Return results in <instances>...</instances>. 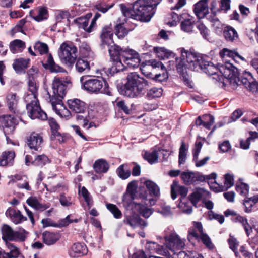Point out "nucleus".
Segmentation results:
<instances>
[{"mask_svg":"<svg viewBox=\"0 0 258 258\" xmlns=\"http://www.w3.org/2000/svg\"><path fill=\"white\" fill-rule=\"evenodd\" d=\"M5 244L9 250V252L5 254L7 258H18L21 255L20 249L15 244L10 242L6 243Z\"/></svg>","mask_w":258,"mask_h":258,"instance_id":"nucleus-31","label":"nucleus"},{"mask_svg":"<svg viewBox=\"0 0 258 258\" xmlns=\"http://www.w3.org/2000/svg\"><path fill=\"white\" fill-rule=\"evenodd\" d=\"M71 216L69 215L65 218L61 219L57 224L56 226L59 227H66L72 222L77 223L78 222V219H71Z\"/></svg>","mask_w":258,"mask_h":258,"instance_id":"nucleus-52","label":"nucleus"},{"mask_svg":"<svg viewBox=\"0 0 258 258\" xmlns=\"http://www.w3.org/2000/svg\"><path fill=\"white\" fill-rule=\"evenodd\" d=\"M128 33L127 30L121 24H118L116 26L115 34L118 38H124Z\"/></svg>","mask_w":258,"mask_h":258,"instance_id":"nucleus-59","label":"nucleus"},{"mask_svg":"<svg viewBox=\"0 0 258 258\" xmlns=\"http://www.w3.org/2000/svg\"><path fill=\"white\" fill-rule=\"evenodd\" d=\"M113 36V28L111 25H105L102 28L100 35L101 49H104L106 47H107L109 52L110 49L114 48V46H117L114 43Z\"/></svg>","mask_w":258,"mask_h":258,"instance_id":"nucleus-11","label":"nucleus"},{"mask_svg":"<svg viewBox=\"0 0 258 258\" xmlns=\"http://www.w3.org/2000/svg\"><path fill=\"white\" fill-rule=\"evenodd\" d=\"M47 119H48L49 124L51 130V135L54 134L55 132H58L60 127L56 120L52 118H47Z\"/></svg>","mask_w":258,"mask_h":258,"instance_id":"nucleus-64","label":"nucleus"},{"mask_svg":"<svg viewBox=\"0 0 258 258\" xmlns=\"http://www.w3.org/2000/svg\"><path fill=\"white\" fill-rule=\"evenodd\" d=\"M26 110L28 116L32 119L45 120L47 119L46 113L41 109L39 102L35 103L31 106L28 105L26 107Z\"/></svg>","mask_w":258,"mask_h":258,"instance_id":"nucleus-14","label":"nucleus"},{"mask_svg":"<svg viewBox=\"0 0 258 258\" xmlns=\"http://www.w3.org/2000/svg\"><path fill=\"white\" fill-rule=\"evenodd\" d=\"M179 22L181 30L187 33L192 31L195 23L194 17L187 13H183L178 16V22Z\"/></svg>","mask_w":258,"mask_h":258,"instance_id":"nucleus-15","label":"nucleus"},{"mask_svg":"<svg viewBox=\"0 0 258 258\" xmlns=\"http://www.w3.org/2000/svg\"><path fill=\"white\" fill-rule=\"evenodd\" d=\"M15 154L14 151H6L2 153L0 158L1 166H11L13 165Z\"/></svg>","mask_w":258,"mask_h":258,"instance_id":"nucleus-27","label":"nucleus"},{"mask_svg":"<svg viewBox=\"0 0 258 258\" xmlns=\"http://www.w3.org/2000/svg\"><path fill=\"white\" fill-rule=\"evenodd\" d=\"M231 219L233 222L240 223L244 228L246 235L248 236L250 235V233L252 232V228L248 223V220L245 217H243L240 215H239L236 217H232Z\"/></svg>","mask_w":258,"mask_h":258,"instance_id":"nucleus-25","label":"nucleus"},{"mask_svg":"<svg viewBox=\"0 0 258 258\" xmlns=\"http://www.w3.org/2000/svg\"><path fill=\"white\" fill-rule=\"evenodd\" d=\"M223 35L228 41H233L235 38H238L236 31L231 26H227L223 31Z\"/></svg>","mask_w":258,"mask_h":258,"instance_id":"nucleus-33","label":"nucleus"},{"mask_svg":"<svg viewBox=\"0 0 258 258\" xmlns=\"http://www.w3.org/2000/svg\"><path fill=\"white\" fill-rule=\"evenodd\" d=\"M6 215L15 224H20L27 220L26 217L22 215L19 210L9 208L6 212Z\"/></svg>","mask_w":258,"mask_h":258,"instance_id":"nucleus-21","label":"nucleus"},{"mask_svg":"<svg viewBox=\"0 0 258 258\" xmlns=\"http://www.w3.org/2000/svg\"><path fill=\"white\" fill-rule=\"evenodd\" d=\"M165 239L166 248L153 242H147L146 248L151 252L155 251L159 254L170 258L176 254L177 250V234L175 231L171 232L165 236Z\"/></svg>","mask_w":258,"mask_h":258,"instance_id":"nucleus-5","label":"nucleus"},{"mask_svg":"<svg viewBox=\"0 0 258 258\" xmlns=\"http://www.w3.org/2000/svg\"><path fill=\"white\" fill-rule=\"evenodd\" d=\"M30 62L29 58H19L14 60L13 68L17 74H24L29 67Z\"/></svg>","mask_w":258,"mask_h":258,"instance_id":"nucleus-20","label":"nucleus"},{"mask_svg":"<svg viewBox=\"0 0 258 258\" xmlns=\"http://www.w3.org/2000/svg\"><path fill=\"white\" fill-rule=\"evenodd\" d=\"M193 238H195L198 241H201L205 247L209 250H213L215 248L211 238L206 233H204L201 234H198L196 231L193 229L189 232L187 239L190 242Z\"/></svg>","mask_w":258,"mask_h":258,"instance_id":"nucleus-13","label":"nucleus"},{"mask_svg":"<svg viewBox=\"0 0 258 258\" xmlns=\"http://www.w3.org/2000/svg\"><path fill=\"white\" fill-rule=\"evenodd\" d=\"M138 217L139 216L136 214L126 216L123 220V223L125 224L129 225L133 228H135L138 225Z\"/></svg>","mask_w":258,"mask_h":258,"instance_id":"nucleus-47","label":"nucleus"},{"mask_svg":"<svg viewBox=\"0 0 258 258\" xmlns=\"http://www.w3.org/2000/svg\"><path fill=\"white\" fill-rule=\"evenodd\" d=\"M59 49V57L62 61L69 65L74 63L77 57V49L74 45L63 43Z\"/></svg>","mask_w":258,"mask_h":258,"instance_id":"nucleus-10","label":"nucleus"},{"mask_svg":"<svg viewBox=\"0 0 258 258\" xmlns=\"http://www.w3.org/2000/svg\"><path fill=\"white\" fill-rule=\"evenodd\" d=\"M2 239L5 243L10 241L23 242L28 233L23 228H20L18 231H14L9 225L4 224L1 229Z\"/></svg>","mask_w":258,"mask_h":258,"instance_id":"nucleus-9","label":"nucleus"},{"mask_svg":"<svg viewBox=\"0 0 258 258\" xmlns=\"http://www.w3.org/2000/svg\"><path fill=\"white\" fill-rule=\"evenodd\" d=\"M178 258H204L201 254H197L192 252H185L180 251L178 252Z\"/></svg>","mask_w":258,"mask_h":258,"instance_id":"nucleus-53","label":"nucleus"},{"mask_svg":"<svg viewBox=\"0 0 258 258\" xmlns=\"http://www.w3.org/2000/svg\"><path fill=\"white\" fill-rule=\"evenodd\" d=\"M110 59L112 66L108 68L107 72L111 76L115 73L123 71L127 67H138L141 59L139 53L133 49H122L119 46H114L109 50Z\"/></svg>","mask_w":258,"mask_h":258,"instance_id":"nucleus-2","label":"nucleus"},{"mask_svg":"<svg viewBox=\"0 0 258 258\" xmlns=\"http://www.w3.org/2000/svg\"><path fill=\"white\" fill-rule=\"evenodd\" d=\"M220 7L221 11L227 13L231 8V0H220Z\"/></svg>","mask_w":258,"mask_h":258,"instance_id":"nucleus-63","label":"nucleus"},{"mask_svg":"<svg viewBox=\"0 0 258 258\" xmlns=\"http://www.w3.org/2000/svg\"><path fill=\"white\" fill-rule=\"evenodd\" d=\"M151 67L153 69L160 67L163 71H166L165 67L162 63L156 60H150L147 61L144 65L143 64L142 65L141 71H147Z\"/></svg>","mask_w":258,"mask_h":258,"instance_id":"nucleus-35","label":"nucleus"},{"mask_svg":"<svg viewBox=\"0 0 258 258\" xmlns=\"http://www.w3.org/2000/svg\"><path fill=\"white\" fill-rule=\"evenodd\" d=\"M145 184L151 194H153L155 197L159 196V187L156 184L150 180H148L145 182Z\"/></svg>","mask_w":258,"mask_h":258,"instance_id":"nucleus-42","label":"nucleus"},{"mask_svg":"<svg viewBox=\"0 0 258 258\" xmlns=\"http://www.w3.org/2000/svg\"><path fill=\"white\" fill-rule=\"evenodd\" d=\"M222 68L224 70V75L229 80L231 84L233 86H237L242 83L246 88H248L249 83H250L251 79H252L250 73L245 72L244 75V77H240L238 69L228 60H226Z\"/></svg>","mask_w":258,"mask_h":258,"instance_id":"nucleus-8","label":"nucleus"},{"mask_svg":"<svg viewBox=\"0 0 258 258\" xmlns=\"http://www.w3.org/2000/svg\"><path fill=\"white\" fill-rule=\"evenodd\" d=\"M74 22L78 25L79 28L83 29L86 32H91L90 27L88 26L89 20L85 18L80 17L74 20Z\"/></svg>","mask_w":258,"mask_h":258,"instance_id":"nucleus-46","label":"nucleus"},{"mask_svg":"<svg viewBox=\"0 0 258 258\" xmlns=\"http://www.w3.org/2000/svg\"><path fill=\"white\" fill-rule=\"evenodd\" d=\"M76 69L80 73L87 72L90 69L89 62L84 58H78L76 61Z\"/></svg>","mask_w":258,"mask_h":258,"instance_id":"nucleus-36","label":"nucleus"},{"mask_svg":"<svg viewBox=\"0 0 258 258\" xmlns=\"http://www.w3.org/2000/svg\"><path fill=\"white\" fill-rule=\"evenodd\" d=\"M43 242L47 245L54 244L59 239L58 236L53 233L45 232L42 234Z\"/></svg>","mask_w":258,"mask_h":258,"instance_id":"nucleus-34","label":"nucleus"},{"mask_svg":"<svg viewBox=\"0 0 258 258\" xmlns=\"http://www.w3.org/2000/svg\"><path fill=\"white\" fill-rule=\"evenodd\" d=\"M88 252L86 245L84 243H75L70 248L69 253L70 256L78 257L86 255Z\"/></svg>","mask_w":258,"mask_h":258,"instance_id":"nucleus-19","label":"nucleus"},{"mask_svg":"<svg viewBox=\"0 0 258 258\" xmlns=\"http://www.w3.org/2000/svg\"><path fill=\"white\" fill-rule=\"evenodd\" d=\"M38 94L30 93L27 92L24 96V101L26 104V107L28 105L31 106L35 103L39 102L37 98Z\"/></svg>","mask_w":258,"mask_h":258,"instance_id":"nucleus-49","label":"nucleus"},{"mask_svg":"<svg viewBox=\"0 0 258 258\" xmlns=\"http://www.w3.org/2000/svg\"><path fill=\"white\" fill-rule=\"evenodd\" d=\"M181 55L178 62V73L179 78L184 84L190 88H194V83L191 75L187 69L195 71H203L211 76L216 74L218 68L211 61H206L200 54L189 51L184 48L180 50Z\"/></svg>","mask_w":258,"mask_h":258,"instance_id":"nucleus-1","label":"nucleus"},{"mask_svg":"<svg viewBox=\"0 0 258 258\" xmlns=\"http://www.w3.org/2000/svg\"><path fill=\"white\" fill-rule=\"evenodd\" d=\"M48 18V12L47 8L45 7H40L38 8V14L33 16V18L37 22H40L44 20H46Z\"/></svg>","mask_w":258,"mask_h":258,"instance_id":"nucleus-38","label":"nucleus"},{"mask_svg":"<svg viewBox=\"0 0 258 258\" xmlns=\"http://www.w3.org/2000/svg\"><path fill=\"white\" fill-rule=\"evenodd\" d=\"M180 171L178 170V175H180ZM180 178L183 182L186 184H190L195 183L196 181H204L205 180V176L192 171H184L181 173Z\"/></svg>","mask_w":258,"mask_h":258,"instance_id":"nucleus-16","label":"nucleus"},{"mask_svg":"<svg viewBox=\"0 0 258 258\" xmlns=\"http://www.w3.org/2000/svg\"><path fill=\"white\" fill-rule=\"evenodd\" d=\"M70 109L76 113H84L87 110V104L83 101L74 98L68 101Z\"/></svg>","mask_w":258,"mask_h":258,"instance_id":"nucleus-17","label":"nucleus"},{"mask_svg":"<svg viewBox=\"0 0 258 258\" xmlns=\"http://www.w3.org/2000/svg\"><path fill=\"white\" fill-rule=\"evenodd\" d=\"M70 83V81L67 78L58 76L54 77L52 83V91L47 92L49 102L51 104L53 109H56V105L61 104L62 99L67 93L68 85Z\"/></svg>","mask_w":258,"mask_h":258,"instance_id":"nucleus-6","label":"nucleus"},{"mask_svg":"<svg viewBox=\"0 0 258 258\" xmlns=\"http://www.w3.org/2000/svg\"><path fill=\"white\" fill-rule=\"evenodd\" d=\"M134 203L135 204L136 208L141 215L145 218H148L152 214L153 211L151 209L145 207L140 203L134 202Z\"/></svg>","mask_w":258,"mask_h":258,"instance_id":"nucleus-41","label":"nucleus"},{"mask_svg":"<svg viewBox=\"0 0 258 258\" xmlns=\"http://www.w3.org/2000/svg\"><path fill=\"white\" fill-rule=\"evenodd\" d=\"M93 168L97 173H105L109 169V165L105 160L101 159L95 162Z\"/></svg>","mask_w":258,"mask_h":258,"instance_id":"nucleus-29","label":"nucleus"},{"mask_svg":"<svg viewBox=\"0 0 258 258\" xmlns=\"http://www.w3.org/2000/svg\"><path fill=\"white\" fill-rule=\"evenodd\" d=\"M219 54L221 58H224L225 56H227L229 58H231L234 60H235V58L236 57L239 58L242 60H244V58L241 56L237 52L230 50L227 48H223L220 52Z\"/></svg>","mask_w":258,"mask_h":258,"instance_id":"nucleus-37","label":"nucleus"},{"mask_svg":"<svg viewBox=\"0 0 258 258\" xmlns=\"http://www.w3.org/2000/svg\"><path fill=\"white\" fill-rule=\"evenodd\" d=\"M210 21L212 23V25L214 28V29L218 32V31H221L222 30V24L220 22L219 20L215 16H210L208 18Z\"/></svg>","mask_w":258,"mask_h":258,"instance_id":"nucleus-54","label":"nucleus"},{"mask_svg":"<svg viewBox=\"0 0 258 258\" xmlns=\"http://www.w3.org/2000/svg\"><path fill=\"white\" fill-rule=\"evenodd\" d=\"M43 66L52 73L66 72V70L59 65L55 63L51 54L48 55L46 63Z\"/></svg>","mask_w":258,"mask_h":258,"instance_id":"nucleus-24","label":"nucleus"},{"mask_svg":"<svg viewBox=\"0 0 258 258\" xmlns=\"http://www.w3.org/2000/svg\"><path fill=\"white\" fill-rule=\"evenodd\" d=\"M143 156L144 159L151 164L157 162L158 158L159 157V155L156 150H154L152 152L146 151Z\"/></svg>","mask_w":258,"mask_h":258,"instance_id":"nucleus-39","label":"nucleus"},{"mask_svg":"<svg viewBox=\"0 0 258 258\" xmlns=\"http://www.w3.org/2000/svg\"><path fill=\"white\" fill-rule=\"evenodd\" d=\"M154 50L157 52V56L160 59H165L174 57V54L172 52H170L164 48H156Z\"/></svg>","mask_w":258,"mask_h":258,"instance_id":"nucleus-45","label":"nucleus"},{"mask_svg":"<svg viewBox=\"0 0 258 258\" xmlns=\"http://www.w3.org/2000/svg\"><path fill=\"white\" fill-rule=\"evenodd\" d=\"M137 188V181L133 180L130 182L127 187V194L125 195L123 198V203H131L133 199V196L135 194Z\"/></svg>","mask_w":258,"mask_h":258,"instance_id":"nucleus-26","label":"nucleus"},{"mask_svg":"<svg viewBox=\"0 0 258 258\" xmlns=\"http://www.w3.org/2000/svg\"><path fill=\"white\" fill-rule=\"evenodd\" d=\"M258 202V196L246 198L244 200L243 205L244 206V212L247 213L252 211V207Z\"/></svg>","mask_w":258,"mask_h":258,"instance_id":"nucleus-30","label":"nucleus"},{"mask_svg":"<svg viewBox=\"0 0 258 258\" xmlns=\"http://www.w3.org/2000/svg\"><path fill=\"white\" fill-rule=\"evenodd\" d=\"M202 197V192L200 190H198L190 194L189 196V199L192 205L196 207L197 204L201 200Z\"/></svg>","mask_w":258,"mask_h":258,"instance_id":"nucleus-55","label":"nucleus"},{"mask_svg":"<svg viewBox=\"0 0 258 258\" xmlns=\"http://www.w3.org/2000/svg\"><path fill=\"white\" fill-rule=\"evenodd\" d=\"M116 173L120 178L126 179L131 175L130 167L127 164H122L117 168Z\"/></svg>","mask_w":258,"mask_h":258,"instance_id":"nucleus-32","label":"nucleus"},{"mask_svg":"<svg viewBox=\"0 0 258 258\" xmlns=\"http://www.w3.org/2000/svg\"><path fill=\"white\" fill-rule=\"evenodd\" d=\"M26 47L25 42L20 39H15L10 42L9 48L13 53L22 52Z\"/></svg>","mask_w":258,"mask_h":258,"instance_id":"nucleus-28","label":"nucleus"},{"mask_svg":"<svg viewBox=\"0 0 258 258\" xmlns=\"http://www.w3.org/2000/svg\"><path fill=\"white\" fill-rule=\"evenodd\" d=\"M236 190L241 195L246 196L249 191V186L247 184L241 183L236 185Z\"/></svg>","mask_w":258,"mask_h":258,"instance_id":"nucleus-60","label":"nucleus"},{"mask_svg":"<svg viewBox=\"0 0 258 258\" xmlns=\"http://www.w3.org/2000/svg\"><path fill=\"white\" fill-rule=\"evenodd\" d=\"M76 118L78 121H82L83 122V126H86L90 120V117L88 115L89 113L85 111L84 113H77Z\"/></svg>","mask_w":258,"mask_h":258,"instance_id":"nucleus-56","label":"nucleus"},{"mask_svg":"<svg viewBox=\"0 0 258 258\" xmlns=\"http://www.w3.org/2000/svg\"><path fill=\"white\" fill-rule=\"evenodd\" d=\"M19 97L16 93H10L7 96V104L9 110L12 113L18 114L19 111L18 109Z\"/></svg>","mask_w":258,"mask_h":258,"instance_id":"nucleus-22","label":"nucleus"},{"mask_svg":"<svg viewBox=\"0 0 258 258\" xmlns=\"http://www.w3.org/2000/svg\"><path fill=\"white\" fill-rule=\"evenodd\" d=\"M149 85L147 80L137 73H131L127 75L126 83L121 87L120 93L132 98L141 97L145 94L146 87Z\"/></svg>","mask_w":258,"mask_h":258,"instance_id":"nucleus-4","label":"nucleus"},{"mask_svg":"<svg viewBox=\"0 0 258 258\" xmlns=\"http://www.w3.org/2000/svg\"><path fill=\"white\" fill-rule=\"evenodd\" d=\"M228 242L230 248L234 252L235 256L237 257H238L239 253L237 250V248L238 246V242L236 239L230 236L228 240Z\"/></svg>","mask_w":258,"mask_h":258,"instance_id":"nucleus-51","label":"nucleus"},{"mask_svg":"<svg viewBox=\"0 0 258 258\" xmlns=\"http://www.w3.org/2000/svg\"><path fill=\"white\" fill-rule=\"evenodd\" d=\"M208 1L200 0L194 5V13L199 19L204 18L209 13Z\"/></svg>","mask_w":258,"mask_h":258,"instance_id":"nucleus-18","label":"nucleus"},{"mask_svg":"<svg viewBox=\"0 0 258 258\" xmlns=\"http://www.w3.org/2000/svg\"><path fill=\"white\" fill-rule=\"evenodd\" d=\"M188 148L186 147L184 142H182L179 149V153L178 155L179 164H184L186 159L187 152Z\"/></svg>","mask_w":258,"mask_h":258,"instance_id":"nucleus-43","label":"nucleus"},{"mask_svg":"<svg viewBox=\"0 0 258 258\" xmlns=\"http://www.w3.org/2000/svg\"><path fill=\"white\" fill-rule=\"evenodd\" d=\"M203 118L205 120L202 125L203 126L207 129H210L214 123V117L211 115H204Z\"/></svg>","mask_w":258,"mask_h":258,"instance_id":"nucleus-57","label":"nucleus"},{"mask_svg":"<svg viewBox=\"0 0 258 258\" xmlns=\"http://www.w3.org/2000/svg\"><path fill=\"white\" fill-rule=\"evenodd\" d=\"M81 194L84 198L85 201L86 202L89 208H90L92 206V201L89 192L85 187H83L81 188Z\"/></svg>","mask_w":258,"mask_h":258,"instance_id":"nucleus-58","label":"nucleus"},{"mask_svg":"<svg viewBox=\"0 0 258 258\" xmlns=\"http://www.w3.org/2000/svg\"><path fill=\"white\" fill-rule=\"evenodd\" d=\"M156 0H138L132 8L121 4V12L126 17L142 22H149L155 13L154 9L159 4Z\"/></svg>","mask_w":258,"mask_h":258,"instance_id":"nucleus-3","label":"nucleus"},{"mask_svg":"<svg viewBox=\"0 0 258 258\" xmlns=\"http://www.w3.org/2000/svg\"><path fill=\"white\" fill-rule=\"evenodd\" d=\"M34 48L35 51H38L41 55L47 53L49 50L48 45L40 41H37L35 43Z\"/></svg>","mask_w":258,"mask_h":258,"instance_id":"nucleus-48","label":"nucleus"},{"mask_svg":"<svg viewBox=\"0 0 258 258\" xmlns=\"http://www.w3.org/2000/svg\"><path fill=\"white\" fill-rule=\"evenodd\" d=\"M49 162V160L46 155H41L35 156L34 161H32V164L42 167Z\"/></svg>","mask_w":258,"mask_h":258,"instance_id":"nucleus-44","label":"nucleus"},{"mask_svg":"<svg viewBox=\"0 0 258 258\" xmlns=\"http://www.w3.org/2000/svg\"><path fill=\"white\" fill-rule=\"evenodd\" d=\"M43 142L42 137L39 134L33 133L27 139V143L31 149L38 151Z\"/></svg>","mask_w":258,"mask_h":258,"instance_id":"nucleus-23","label":"nucleus"},{"mask_svg":"<svg viewBox=\"0 0 258 258\" xmlns=\"http://www.w3.org/2000/svg\"><path fill=\"white\" fill-rule=\"evenodd\" d=\"M162 92L163 90L161 88L153 87L147 91L146 96L148 99L151 100L160 97Z\"/></svg>","mask_w":258,"mask_h":258,"instance_id":"nucleus-40","label":"nucleus"},{"mask_svg":"<svg viewBox=\"0 0 258 258\" xmlns=\"http://www.w3.org/2000/svg\"><path fill=\"white\" fill-rule=\"evenodd\" d=\"M18 123L17 119L11 115H3L0 116V126L5 134L13 133Z\"/></svg>","mask_w":258,"mask_h":258,"instance_id":"nucleus-12","label":"nucleus"},{"mask_svg":"<svg viewBox=\"0 0 258 258\" xmlns=\"http://www.w3.org/2000/svg\"><path fill=\"white\" fill-rule=\"evenodd\" d=\"M106 207L108 210L113 214L115 218L118 219L121 217L122 213L115 205L108 204L106 205Z\"/></svg>","mask_w":258,"mask_h":258,"instance_id":"nucleus-50","label":"nucleus"},{"mask_svg":"<svg viewBox=\"0 0 258 258\" xmlns=\"http://www.w3.org/2000/svg\"><path fill=\"white\" fill-rule=\"evenodd\" d=\"M28 92L30 93L38 94V88L34 80L29 79L28 81Z\"/></svg>","mask_w":258,"mask_h":258,"instance_id":"nucleus-62","label":"nucleus"},{"mask_svg":"<svg viewBox=\"0 0 258 258\" xmlns=\"http://www.w3.org/2000/svg\"><path fill=\"white\" fill-rule=\"evenodd\" d=\"M83 89L91 94L103 93L111 95L108 85L102 78L83 76L80 78Z\"/></svg>","mask_w":258,"mask_h":258,"instance_id":"nucleus-7","label":"nucleus"},{"mask_svg":"<svg viewBox=\"0 0 258 258\" xmlns=\"http://www.w3.org/2000/svg\"><path fill=\"white\" fill-rule=\"evenodd\" d=\"M59 201L62 206L66 207L71 206L73 204L71 197L66 196L64 194L60 195Z\"/></svg>","mask_w":258,"mask_h":258,"instance_id":"nucleus-61","label":"nucleus"}]
</instances>
